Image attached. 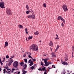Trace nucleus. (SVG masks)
<instances>
[{"mask_svg": "<svg viewBox=\"0 0 74 74\" xmlns=\"http://www.w3.org/2000/svg\"><path fill=\"white\" fill-rule=\"evenodd\" d=\"M30 49H32L33 51H38V47L36 44H33L29 47Z\"/></svg>", "mask_w": 74, "mask_h": 74, "instance_id": "1", "label": "nucleus"}, {"mask_svg": "<svg viewBox=\"0 0 74 74\" xmlns=\"http://www.w3.org/2000/svg\"><path fill=\"white\" fill-rule=\"evenodd\" d=\"M6 12L7 13L8 15H10L12 14V12L11 10L9 8H7L6 9Z\"/></svg>", "mask_w": 74, "mask_h": 74, "instance_id": "2", "label": "nucleus"}, {"mask_svg": "<svg viewBox=\"0 0 74 74\" xmlns=\"http://www.w3.org/2000/svg\"><path fill=\"white\" fill-rule=\"evenodd\" d=\"M19 64L20 66H22L23 67H24L23 68L24 70L26 69V67H27V64H25L23 62H20L19 63Z\"/></svg>", "mask_w": 74, "mask_h": 74, "instance_id": "3", "label": "nucleus"}, {"mask_svg": "<svg viewBox=\"0 0 74 74\" xmlns=\"http://www.w3.org/2000/svg\"><path fill=\"white\" fill-rule=\"evenodd\" d=\"M18 62L17 61H15L13 63V66L15 68H16V70H18Z\"/></svg>", "mask_w": 74, "mask_h": 74, "instance_id": "4", "label": "nucleus"}, {"mask_svg": "<svg viewBox=\"0 0 74 74\" xmlns=\"http://www.w3.org/2000/svg\"><path fill=\"white\" fill-rule=\"evenodd\" d=\"M63 10H64V11H67L68 10V9L67 8V5H64L62 6Z\"/></svg>", "mask_w": 74, "mask_h": 74, "instance_id": "5", "label": "nucleus"}, {"mask_svg": "<svg viewBox=\"0 0 74 74\" xmlns=\"http://www.w3.org/2000/svg\"><path fill=\"white\" fill-rule=\"evenodd\" d=\"M0 6L2 8H5V7H4V2H1L0 3Z\"/></svg>", "mask_w": 74, "mask_h": 74, "instance_id": "6", "label": "nucleus"}, {"mask_svg": "<svg viewBox=\"0 0 74 74\" xmlns=\"http://www.w3.org/2000/svg\"><path fill=\"white\" fill-rule=\"evenodd\" d=\"M8 42L6 41L5 42L4 47H6L8 46Z\"/></svg>", "mask_w": 74, "mask_h": 74, "instance_id": "7", "label": "nucleus"}, {"mask_svg": "<svg viewBox=\"0 0 74 74\" xmlns=\"http://www.w3.org/2000/svg\"><path fill=\"white\" fill-rule=\"evenodd\" d=\"M32 16V19H35V15H34V13L31 15Z\"/></svg>", "mask_w": 74, "mask_h": 74, "instance_id": "8", "label": "nucleus"}, {"mask_svg": "<svg viewBox=\"0 0 74 74\" xmlns=\"http://www.w3.org/2000/svg\"><path fill=\"white\" fill-rule=\"evenodd\" d=\"M6 72L8 73L9 74H10V73H14V72L13 71H12V70H11L10 71H6Z\"/></svg>", "mask_w": 74, "mask_h": 74, "instance_id": "9", "label": "nucleus"}, {"mask_svg": "<svg viewBox=\"0 0 74 74\" xmlns=\"http://www.w3.org/2000/svg\"><path fill=\"white\" fill-rule=\"evenodd\" d=\"M66 73V71H65V69L63 70L62 71L61 74H65Z\"/></svg>", "mask_w": 74, "mask_h": 74, "instance_id": "10", "label": "nucleus"}, {"mask_svg": "<svg viewBox=\"0 0 74 74\" xmlns=\"http://www.w3.org/2000/svg\"><path fill=\"white\" fill-rule=\"evenodd\" d=\"M63 63L64 65H68V63L66 62H64Z\"/></svg>", "mask_w": 74, "mask_h": 74, "instance_id": "11", "label": "nucleus"}, {"mask_svg": "<svg viewBox=\"0 0 74 74\" xmlns=\"http://www.w3.org/2000/svg\"><path fill=\"white\" fill-rule=\"evenodd\" d=\"M10 60L9 61V62L11 63H12L14 62V60L12 59H10Z\"/></svg>", "mask_w": 74, "mask_h": 74, "instance_id": "12", "label": "nucleus"}, {"mask_svg": "<svg viewBox=\"0 0 74 74\" xmlns=\"http://www.w3.org/2000/svg\"><path fill=\"white\" fill-rule=\"evenodd\" d=\"M38 34H39V33H38V31H37L36 32H35L34 33V35H38Z\"/></svg>", "mask_w": 74, "mask_h": 74, "instance_id": "13", "label": "nucleus"}, {"mask_svg": "<svg viewBox=\"0 0 74 74\" xmlns=\"http://www.w3.org/2000/svg\"><path fill=\"white\" fill-rule=\"evenodd\" d=\"M56 36L57 37H56L55 39L56 40H59V38L58 37V36L57 34H56Z\"/></svg>", "mask_w": 74, "mask_h": 74, "instance_id": "14", "label": "nucleus"}, {"mask_svg": "<svg viewBox=\"0 0 74 74\" xmlns=\"http://www.w3.org/2000/svg\"><path fill=\"white\" fill-rule=\"evenodd\" d=\"M51 55L53 57H56V55H55L54 53H51Z\"/></svg>", "mask_w": 74, "mask_h": 74, "instance_id": "15", "label": "nucleus"}, {"mask_svg": "<svg viewBox=\"0 0 74 74\" xmlns=\"http://www.w3.org/2000/svg\"><path fill=\"white\" fill-rule=\"evenodd\" d=\"M65 61H67L68 60V57L67 56H66V57L65 58Z\"/></svg>", "mask_w": 74, "mask_h": 74, "instance_id": "16", "label": "nucleus"}, {"mask_svg": "<svg viewBox=\"0 0 74 74\" xmlns=\"http://www.w3.org/2000/svg\"><path fill=\"white\" fill-rule=\"evenodd\" d=\"M32 16H31V15H29L27 16V18H30V19H32Z\"/></svg>", "mask_w": 74, "mask_h": 74, "instance_id": "17", "label": "nucleus"}, {"mask_svg": "<svg viewBox=\"0 0 74 74\" xmlns=\"http://www.w3.org/2000/svg\"><path fill=\"white\" fill-rule=\"evenodd\" d=\"M32 38H33V36H29L28 37V39L29 40L30 39H32Z\"/></svg>", "mask_w": 74, "mask_h": 74, "instance_id": "18", "label": "nucleus"}, {"mask_svg": "<svg viewBox=\"0 0 74 74\" xmlns=\"http://www.w3.org/2000/svg\"><path fill=\"white\" fill-rule=\"evenodd\" d=\"M43 5L44 7H45V8H46V7H47V4H46V3H43Z\"/></svg>", "mask_w": 74, "mask_h": 74, "instance_id": "19", "label": "nucleus"}, {"mask_svg": "<svg viewBox=\"0 0 74 74\" xmlns=\"http://www.w3.org/2000/svg\"><path fill=\"white\" fill-rule=\"evenodd\" d=\"M19 29H22V25H18Z\"/></svg>", "mask_w": 74, "mask_h": 74, "instance_id": "20", "label": "nucleus"}, {"mask_svg": "<svg viewBox=\"0 0 74 74\" xmlns=\"http://www.w3.org/2000/svg\"><path fill=\"white\" fill-rule=\"evenodd\" d=\"M42 68V71H45V67H44L43 68Z\"/></svg>", "mask_w": 74, "mask_h": 74, "instance_id": "21", "label": "nucleus"}, {"mask_svg": "<svg viewBox=\"0 0 74 74\" xmlns=\"http://www.w3.org/2000/svg\"><path fill=\"white\" fill-rule=\"evenodd\" d=\"M25 33L26 34H28V32H27V28H25Z\"/></svg>", "mask_w": 74, "mask_h": 74, "instance_id": "22", "label": "nucleus"}, {"mask_svg": "<svg viewBox=\"0 0 74 74\" xmlns=\"http://www.w3.org/2000/svg\"><path fill=\"white\" fill-rule=\"evenodd\" d=\"M23 73L22 74H26V73H27V71H23Z\"/></svg>", "mask_w": 74, "mask_h": 74, "instance_id": "23", "label": "nucleus"}, {"mask_svg": "<svg viewBox=\"0 0 74 74\" xmlns=\"http://www.w3.org/2000/svg\"><path fill=\"white\" fill-rule=\"evenodd\" d=\"M59 18H60V19L61 20V21H62V20L63 19V18H62V17L61 16H59Z\"/></svg>", "mask_w": 74, "mask_h": 74, "instance_id": "24", "label": "nucleus"}, {"mask_svg": "<svg viewBox=\"0 0 74 74\" xmlns=\"http://www.w3.org/2000/svg\"><path fill=\"white\" fill-rule=\"evenodd\" d=\"M0 62L1 66H2V65L3 64V63H2V62H1V58H0Z\"/></svg>", "mask_w": 74, "mask_h": 74, "instance_id": "25", "label": "nucleus"}, {"mask_svg": "<svg viewBox=\"0 0 74 74\" xmlns=\"http://www.w3.org/2000/svg\"><path fill=\"white\" fill-rule=\"evenodd\" d=\"M34 66H33L31 67V69L32 70H33V69H34Z\"/></svg>", "mask_w": 74, "mask_h": 74, "instance_id": "26", "label": "nucleus"}, {"mask_svg": "<svg viewBox=\"0 0 74 74\" xmlns=\"http://www.w3.org/2000/svg\"><path fill=\"white\" fill-rule=\"evenodd\" d=\"M24 62H25V63H27V59H24Z\"/></svg>", "mask_w": 74, "mask_h": 74, "instance_id": "27", "label": "nucleus"}, {"mask_svg": "<svg viewBox=\"0 0 74 74\" xmlns=\"http://www.w3.org/2000/svg\"><path fill=\"white\" fill-rule=\"evenodd\" d=\"M26 8L28 10H29V5H26Z\"/></svg>", "mask_w": 74, "mask_h": 74, "instance_id": "28", "label": "nucleus"}, {"mask_svg": "<svg viewBox=\"0 0 74 74\" xmlns=\"http://www.w3.org/2000/svg\"><path fill=\"white\" fill-rule=\"evenodd\" d=\"M28 58H31V59H32L33 58H32V56H31L29 55L28 56Z\"/></svg>", "mask_w": 74, "mask_h": 74, "instance_id": "29", "label": "nucleus"}, {"mask_svg": "<svg viewBox=\"0 0 74 74\" xmlns=\"http://www.w3.org/2000/svg\"><path fill=\"white\" fill-rule=\"evenodd\" d=\"M4 72L3 73L5 74V71H6V70L5 69H3Z\"/></svg>", "mask_w": 74, "mask_h": 74, "instance_id": "30", "label": "nucleus"}, {"mask_svg": "<svg viewBox=\"0 0 74 74\" xmlns=\"http://www.w3.org/2000/svg\"><path fill=\"white\" fill-rule=\"evenodd\" d=\"M23 57L24 58H25L26 56V54H25L23 56Z\"/></svg>", "mask_w": 74, "mask_h": 74, "instance_id": "31", "label": "nucleus"}, {"mask_svg": "<svg viewBox=\"0 0 74 74\" xmlns=\"http://www.w3.org/2000/svg\"><path fill=\"white\" fill-rule=\"evenodd\" d=\"M49 64L48 63L47 64H45L44 65L45 66H49Z\"/></svg>", "mask_w": 74, "mask_h": 74, "instance_id": "32", "label": "nucleus"}, {"mask_svg": "<svg viewBox=\"0 0 74 74\" xmlns=\"http://www.w3.org/2000/svg\"><path fill=\"white\" fill-rule=\"evenodd\" d=\"M40 64L41 66H44V64H43V62H41V63H40Z\"/></svg>", "mask_w": 74, "mask_h": 74, "instance_id": "33", "label": "nucleus"}, {"mask_svg": "<svg viewBox=\"0 0 74 74\" xmlns=\"http://www.w3.org/2000/svg\"><path fill=\"white\" fill-rule=\"evenodd\" d=\"M61 21H63L64 23H65V21H64V19H63Z\"/></svg>", "mask_w": 74, "mask_h": 74, "instance_id": "34", "label": "nucleus"}, {"mask_svg": "<svg viewBox=\"0 0 74 74\" xmlns=\"http://www.w3.org/2000/svg\"><path fill=\"white\" fill-rule=\"evenodd\" d=\"M6 59H8V58H9V56H8V55H7L6 56Z\"/></svg>", "mask_w": 74, "mask_h": 74, "instance_id": "35", "label": "nucleus"}, {"mask_svg": "<svg viewBox=\"0 0 74 74\" xmlns=\"http://www.w3.org/2000/svg\"><path fill=\"white\" fill-rule=\"evenodd\" d=\"M32 59L33 60V61H34V62H36V60L35 59H33V58H32Z\"/></svg>", "mask_w": 74, "mask_h": 74, "instance_id": "36", "label": "nucleus"}, {"mask_svg": "<svg viewBox=\"0 0 74 74\" xmlns=\"http://www.w3.org/2000/svg\"><path fill=\"white\" fill-rule=\"evenodd\" d=\"M50 44H51L52 45V46H53V43H52V42L51 41H50Z\"/></svg>", "mask_w": 74, "mask_h": 74, "instance_id": "37", "label": "nucleus"}, {"mask_svg": "<svg viewBox=\"0 0 74 74\" xmlns=\"http://www.w3.org/2000/svg\"><path fill=\"white\" fill-rule=\"evenodd\" d=\"M38 70H39V71H42L41 68H39V69H38Z\"/></svg>", "mask_w": 74, "mask_h": 74, "instance_id": "38", "label": "nucleus"}, {"mask_svg": "<svg viewBox=\"0 0 74 74\" xmlns=\"http://www.w3.org/2000/svg\"><path fill=\"white\" fill-rule=\"evenodd\" d=\"M44 63H45V64H47L48 62L44 61Z\"/></svg>", "mask_w": 74, "mask_h": 74, "instance_id": "39", "label": "nucleus"}, {"mask_svg": "<svg viewBox=\"0 0 74 74\" xmlns=\"http://www.w3.org/2000/svg\"><path fill=\"white\" fill-rule=\"evenodd\" d=\"M11 63L10 62H9V63L8 64V66H11Z\"/></svg>", "mask_w": 74, "mask_h": 74, "instance_id": "40", "label": "nucleus"}, {"mask_svg": "<svg viewBox=\"0 0 74 74\" xmlns=\"http://www.w3.org/2000/svg\"><path fill=\"white\" fill-rule=\"evenodd\" d=\"M59 47H60L59 45H58L57 46V47L56 48L58 49L59 48Z\"/></svg>", "mask_w": 74, "mask_h": 74, "instance_id": "41", "label": "nucleus"}, {"mask_svg": "<svg viewBox=\"0 0 74 74\" xmlns=\"http://www.w3.org/2000/svg\"><path fill=\"white\" fill-rule=\"evenodd\" d=\"M45 61H48V59H47V58L45 59Z\"/></svg>", "mask_w": 74, "mask_h": 74, "instance_id": "42", "label": "nucleus"}, {"mask_svg": "<svg viewBox=\"0 0 74 74\" xmlns=\"http://www.w3.org/2000/svg\"><path fill=\"white\" fill-rule=\"evenodd\" d=\"M61 62L62 64H63V63H64V62H63V60H61Z\"/></svg>", "mask_w": 74, "mask_h": 74, "instance_id": "43", "label": "nucleus"}, {"mask_svg": "<svg viewBox=\"0 0 74 74\" xmlns=\"http://www.w3.org/2000/svg\"><path fill=\"white\" fill-rule=\"evenodd\" d=\"M26 13L27 14H29V11H27L26 12Z\"/></svg>", "mask_w": 74, "mask_h": 74, "instance_id": "44", "label": "nucleus"}, {"mask_svg": "<svg viewBox=\"0 0 74 74\" xmlns=\"http://www.w3.org/2000/svg\"><path fill=\"white\" fill-rule=\"evenodd\" d=\"M28 62L29 63H30V64H31V61L30 60H29V61H28Z\"/></svg>", "mask_w": 74, "mask_h": 74, "instance_id": "45", "label": "nucleus"}, {"mask_svg": "<svg viewBox=\"0 0 74 74\" xmlns=\"http://www.w3.org/2000/svg\"><path fill=\"white\" fill-rule=\"evenodd\" d=\"M52 63L51 62H49L48 63V64H52Z\"/></svg>", "mask_w": 74, "mask_h": 74, "instance_id": "46", "label": "nucleus"}, {"mask_svg": "<svg viewBox=\"0 0 74 74\" xmlns=\"http://www.w3.org/2000/svg\"><path fill=\"white\" fill-rule=\"evenodd\" d=\"M5 69H9V67H8V66H7L6 67H5Z\"/></svg>", "mask_w": 74, "mask_h": 74, "instance_id": "47", "label": "nucleus"}, {"mask_svg": "<svg viewBox=\"0 0 74 74\" xmlns=\"http://www.w3.org/2000/svg\"><path fill=\"white\" fill-rule=\"evenodd\" d=\"M61 25L62 26H64V24H63V23H62L61 24Z\"/></svg>", "mask_w": 74, "mask_h": 74, "instance_id": "48", "label": "nucleus"}, {"mask_svg": "<svg viewBox=\"0 0 74 74\" xmlns=\"http://www.w3.org/2000/svg\"><path fill=\"white\" fill-rule=\"evenodd\" d=\"M49 45L50 46H52V44H51V43H49Z\"/></svg>", "mask_w": 74, "mask_h": 74, "instance_id": "49", "label": "nucleus"}, {"mask_svg": "<svg viewBox=\"0 0 74 74\" xmlns=\"http://www.w3.org/2000/svg\"><path fill=\"white\" fill-rule=\"evenodd\" d=\"M5 58H3V62H4V61H5Z\"/></svg>", "mask_w": 74, "mask_h": 74, "instance_id": "50", "label": "nucleus"}, {"mask_svg": "<svg viewBox=\"0 0 74 74\" xmlns=\"http://www.w3.org/2000/svg\"><path fill=\"white\" fill-rule=\"evenodd\" d=\"M27 37L26 38V40H27V41H29V40L28 39L27 40Z\"/></svg>", "mask_w": 74, "mask_h": 74, "instance_id": "51", "label": "nucleus"}, {"mask_svg": "<svg viewBox=\"0 0 74 74\" xmlns=\"http://www.w3.org/2000/svg\"><path fill=\"white\" fill-rule=\"evenodd\" d=\"M15 70H16V69H13L12 70V71H14Z\"/></svg>", "mask_w": 74, "mask_h": 74, "instance_id": "52", "label": "nucleus"}, {"mask_svg": "<svg viewBox=\"0 0 74 74\" xmlns=\"http://www.w3.org/2000/svg\"><path fill=\"white\" fill-rule=\"evenodd\" d=\"M44 56H47V54H44Z\"/></svg>", "mask_w": 74, "mask_h": 74, "instance_id": "53", "label": "nucleus"}, {"mask_svg": "<svg viewBox=\"0 0 74 74\" xmlns=\"http://www.w3.org/2000/svg\"><path fill=\"white\" fill-rule=\"evenodd\" d=\"M20 74V71H18V73H16V74Z\"/></svg>", "mask_w": 74, "mask_h": 74, "instance_id": "54", "label": "nucleus"}, {"mask_svg": "<svg viewBox=\"0 0 74 74\" xmlns=\"http://www.w3.org/2000/svg\"><path fill=\"white\" fill-rule=\"evenodd\" d=\"M57 19H58V20H60V18H59V16L58 17Z\"/></svg>", "mask_w": 74, "mask_h": 74, "instance_id": "55", "label": "nucleus"}, {"mask_svg": "<svg viewBox=\"0 0 74 74\" xmlns=\"http://www.w3.org/2000/svg\"><path fill=\"white\" fill-rule=\"evenodd\" d=\"M11 58H10V60L11 59H12V58H13V57L12 56H11Z\"/></svg>", "mask_w": 74, "mask_h": 74, "instance_id": "56", "label": "nucleus"}, {"mask_svg": "<svg viewBox=\"0 0 74 74\" xmlns=\"http://www.w3.org/2000/svg\"><path fill=\"white\" fill-rule=\"evenodd\" d=\"M58 49L57 48H56V51H55V52H56V51H57V50H58Z\"/></svg>", "mask_w": 74, "mask_h": 74, "instance_id": "57", "label": "nucleus"}, {"mask_svg": "<svg viewBox=\"0 0 74 74\" xmlns=\"http://www.w3.org/2000/svg\"><path fill=\"white\" fill-rule=\"evenodd\" d=\"M72 48H73V51H74V47H72Z\"/></svg>", "mask_w": 74, "mask_h": 74, "instance_id": "58", "label": "nucleus"}, {"mask_svg": "<svg viewBox=\"0 0 74 74\" xmlns=\"http://www.w3.org/2000/svg\"><path fill=\"white\" fill-rule=\"evenodd\" d=\"M11 70V69H7V71H8V70L9 71V70Z\"/></svg>", "mask_w": 74, "mask_h": 74, "instance_id": "59", "label": "nucleus"}, {"mask_svg": "<svg viewBox=\"0 0 74 74\" xmlns=\"http://www.w3.org/2000/svg\"><path fill=\"white\" fill-rule=\"evenodd\" d=\"M34 66H37V64H34Z\"/></svg>", "mask_w": 74, "mask_h": 74, "instance_id": "60", "label": "nucleus"}, {"mask_svg": "<svg viewBox=\"0 0 74 74\" xmlns=\"http://www.w3.org/2000/svg\"><path fill=\"white\" fill-rule=\"evenodd\" d=\"M72 58H74V56H73V54H72Z\"/></svg>", "mask_w": 74, "mask_h": 74, "instance_id": "61", "label": "nucleus"}, {"mask_svg": "<svg viewBox=\"0 0 74 74\" xmlns=\"http://www.w3.org/2000/svg\"><path fill=\"white\" fill-rule=\"evenodd\" d=\"M31 64L32 65L34 64V63H33V62H32V63H31Z\"/></svg>", "mask_w": 74, "mask_h": 74, "instance_id": "62", "label": "nucleus"}, {"mask_svg": "<svg viewBox=\"0 0 74 74\" xmlns=\"http://www.w3.org/2000/svg\"><path fill=\"white\" fill-rule=\"evenodd\" d=\"M44 74H47V73L46 72H45Z\"/></svg>", "mask_w": 74, "mask_h": 74, "instance_id": "63", "label": "nucleus"}, {"mask_svg": "<svg viewBox=\"0 0 74 74\" xmlns=\"http://www.w3.org/2000/svg\"><path fill=\"white\" fill-rule=\"evenodd\" d=\"M47 59L48 60H49V58H47Z\"/></svg>", "mask_w": 74, "mask_h": 74, "instance_id": "64", "label": "nucleus"}]
</instances>
